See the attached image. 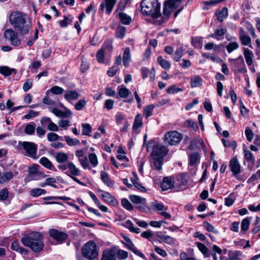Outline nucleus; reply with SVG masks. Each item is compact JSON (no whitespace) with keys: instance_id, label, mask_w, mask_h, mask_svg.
Instances as JSON below:
<instances>
[{"instance_id":"obj_36","label":"nucleus","mask_w":260,"mask_h":260,"mask_svg":"<svg viewBox=\"0 0 260 260\" xmlns=\"http://www.w3.org/2000/svg\"><path fill=\"white\" fill-rule=\"evenodd\" d=\"M226 29L223 28L217 29L215 32L210 36L211 37L220 40L223 38V36L225 34Z\"/></svg>"},{"instance_id":"obj_13","label":"nucleus","mask_w":260,"mask_h":260,"mask_svg":"<svg viewBox=\"0 0 260 260\" xmlns=\"http://www.w3.org/2000/svg\"><path fill=\"white\" fill-rule=\"evenodd\" d=\"M99 192L101 193V196L105 202L112 206H116L117 204L116 199L109 192L102 190H99Z\"/></svg>"},{"instance_id":"obj_25","label":"nucleus","mask_w":260,"mask_h":260,"mask_svg":"<svg viewBox=\"0 0 260 260\" xmlns=\"http://www.w3.org/2000/svg\"><path fill=\"white\" fill-rule=\"evenodd\" d=\"M215 15L217 19L219 21L222 22L228 16V9L224 7L221 10H218L216 11Z\"/></svg>"},{"instance_id":"obj_27","label":"nucleus","mask_w":260,"mask_h":260,"mask_svg":"<svg viewBox=\"0 0 260 260\" xmlns=\"http://www.w3.org/2000/svg\"><path fill=\"white\" fill-rule=\"evenodd\" d=\"M11 249L13 250L19 252L21 254H26L28 253L27 250L25 249L23 247H21L19 246L18 242L14 241L12 242L11 246Z\"/></svg>"},{"instance_id":"obj_46","label":"nucleus","mask_w":260,"mask_h":260,"mask_svg":"<svg viewBox=\"0 0 260 260\" xmlns=\"http://www.w3.org/2000/svg\"><path fill=\"white\" fill-rule=\"evenodd\" d=\"M183 90L182 88L177 87L176 85H173L167 88V92L169 94H175Z\"/></svg>"},{"instance_id":"obj_42","label":"nucleus","mask_w":260,"mask_h":260,"mask_svg":"<svg viewBox=\"0 0 260 260\" xmlns=\"http://www.w3.org/2000/svg\"><path fill=\"white\" fill-rule=\"evenodd\" d=\"M46 191L44 189L41 188H34L30 191V194L34 197H39L42 194H45Z\"/></svg>"},{"instance_id":"obj_57","label":"nucleus","mask_w":260,"mask_h":260,"mask_svg":"<svg viewBox=\"0 0 260 260\" xmlns=\"http://www.w3.org/2000/svg\"><path fill=\"white\" fill-rule=\"evenodd\" d=\"M90 162L93 167H96L98 164L97 156L95 153H90L88 156Z\"/></svg>"},{"instance_id":"obj_37","label":"nucleus","mask_w":260,"mask_h":260,"mask_svg":"<svg viewBox=\"0 0 260 260\" xmlns=\"http://www.w3.org/2000/svg\"><path fill=\"white\" fill-rule=\"evenodd\" d=\"M202 80L199 76L193 77L190 80V86L192 88L198 87L201 85Z\"/></svg>"},{"instance_id":"obj_38","label":"nucleus","mask_w":260,"mask_h":260,"mask_svg":"<svg viewBox=\"0 0 260 260\" xmlns=\"http://www.w3.org/2000/svg\"><path fill=\"white\" fill-rule=\"evenodd\" d=\"M118 93L120 98H125L131 93V91L126 87L119 86L118 87Z\"/></svg>"},{"instance_id":"obj_48","label":"nucleus","mask_w":260,"mask_h":260,"mask_svg":"<svg viewBox=\"0 0 260 260\" xmlns=\"http://www.w3.org/2000/svg\"><path fill=\"white\" fill-rule=\"evenodd\" d=\"M142 125V119L140 114H137L135 118L134 122L133 125V129H136Z\"/></svg>"},{"instance_id":"obj_52","label":"nucleus","mask_w":260,"mask_h":260,"mask_svg":"<svg viewBox=\"0 0 260 260\" xmlns=\"http://www.w3.org/2000/svg\"><path fill=\"white\" fill-rule=\"evenodd\" d=\"M86 105V101L84 99H81L78 101L75 105V109L76 110H81Z\"/></svg>"},{"instance_id":"obj_34","label":"nucleus","mask_w":260,"mask_h":260,"mask_svg":"<svg viewBox=\"0 0 260 260\" xmlns=\"http://www.w3.org/2000/svg\"><path fill=\"white\" fill-rule=\"evenodd\" d=\"M13 173L12 172H4L0 177V183L10 181L13 178Z\"/></svg>"},{"instance_id":"obj_20","label":"nucleus","mask_w":260,"mask_h":260,"mask_svg":"<svg viewBox=\"0 0 260 260\" xmlns=\"http://www.w3.org/2000/svg\"><path fill=\"white\" fill-rule=\"evenodd\" d=\"M243 51L244 57L247 65L251 66L253 63V58L254 57L252 51L246 48H244Z\"/></svg>"},{"instance_id":"obj_12","label":"nucleus","mask_w":260,"mask_h":260,"mask_svg":"<svg viewBox=\"0 0 260 260\" xmlns=\"http://www.w3.org/2000/svg\"><path fill=\"white\" fill-rule=\"evenodd\" d=\"M243 151L244 158L249 162L248 168L250 170H252L255 163V157L251 152L248 150L246 147L243 148Z\"/></svg>"},{"instance_id":"obj_8","label":"nucleus","mask_w":260,"mask_h":260,"mask_svg":"<svg viewBox=\"0 0 260 260\" xmlns=\"http://www.w3.org/2000/svg\"><path fill=\"white\" fill-rule=\"evenodd\" d=\"M168 151L167 147L161 144L157 143L153 145L151 155L152 158H163L167 154Z\"/></svg>"},{"instance_id":"obj_11","label":"nucleus","mask_w":260,"mask_h":260,"mask_svg":"<svg viewBox=\"0 0 260 260\" xmlns=\"http://www.w3.org/2000/svg\"><path fill=\"white\" fill-rule=\"evenodd\" d=\"M229 166L233 176H236L240 173L241 167L237 156L231 159Z\"/></svg>"},{"instance_id":"obj_56","label":"nucleus","mask_w":260,"mask_h":260,"mask_svg":"<svg viewBox=\"0 0 260 260\" xmlns=\"http://www.w3.org/2000/svg\"><path fill=\"white\" fill-rule=\"evenodd\" d=\"M119 70V67L117 65H113L108 71L107 75L109 77H113Z\"/></svg>"},{"instance_id":"obj_40","label":"nucleus","mask_w":260,"mask_h":260,"mask_svg":"<svg viewBox=\"0 0 260 260\" xmlns=\"http://www.w3.org/2000/svg\"><path fill=\"white\" fill-rule=\"evenodd\" d=\"M64 140L66 141L69 146H76L80 144L77 139H72L69 136H64Z\"/></svg>"},{"instance_id":"obj_58","label":"nucleus","mask_w":260,"mask_h":260,"mask_svg":"<svg viewBox=\"0 0 260 260\" xmlns=\"http://www.w3.org/2000/svg\"><path fill=\"white\" fill-rule=\"evenodd\" d=\"M239 47V45L237 42L231 41L229 43V53L232 52L234 50L237 49Z\"/></svg>"},{"instance_id":"obj_14","label":"nucleus","mask_w":260,"mask_h":260,"mask_svg":"<svg viewBox=\"0 0 260 260\" xmlns=\"http://www.w3.org/2000/svg\"><path fill=\"white\" fill-rule=\"evenodd\" d=\"M116 2V0H105L101 3L100 9L103 11L104 8H106L107 13L109 15L112 11Z\"/></svg>"},{"instance_id":"obj_16","label":"nucleus","mask_w":260,"mask_h":260,"mask_svg":"<svg viewBox=\"0 0 260 260\" xmlns=\"http://www.w3.org/2000/svg\"><path fill=\"white\" fill-rule=\"evenodd\" d=\"M174 185V179L172 177H165L164 178L163 181L161 184V187L162 190H167L172 188Z\"/></svg>"},{"instance_id":"obj_18","label":"nucleus","mask_w":260,"mask_h":260,"mask_svg":"<svg viewBox=\"0 0 260 260\" xmlns=\"http://www.w3.org/2000/svg\"><path fill=\"white\" fill-rule=\"evenodd\" d=\"M102 260H116V253L112 249H106L103 252Z\"/></svg>"},{"instance_id":"obj_39","label":"nucleus","mask_w":260,"mask_h":260,"mask_svg":"<svg viewBox=\"0 0 260 260\" xmlns=\"http://www.w3.org/2000/svg\"><path fill=\"white\" fill-rule=\"evenodd\" d=\"M50 92L54 94H61L64 92V89L58 86H53L49 90L46 91V94H48Z\"/></svg>"},{"instance_id":"obj_47","label":"nucleus","mask_w":260,"mask_h":260,"mask_svg":"<svg viewBox=\"0 0 260 260\" xmlns=\"http://www.w3.org/2000/svg\"><path fill=\"white\" fill-rule=\"evenodd\" d=\"M202 55V56L205 57L208 59H210L214 62H221L222 61V60L219 57L215 56L213 54H210L208 53H203Z\"/></svg>"},{"instance_id":"obj_9","label":"nucleus","mask_w":260,"mask_h":260,"mask_svg":"<svg viewBox=\"0 0 260 260\" xmlns=\"http://www.w3.org/2000/svg\"><path fill=\"white\" fill-rule=\"evenodd\" d=\"M19 146L23 147L29 156L34 159L38 158L37 155L38 147L35 143L30 142H19Z\"/></svg>"},{"instance_id":"obj_23","label":"nucleus","mask_w":260,"mask_h":260,"mask_svg":"<svg viewBox=\"0 0 260 260\" xmlns=\"http://www.w3.org/2000/svg\"><path fill=\"white\" fill-rule=\"evenodd\" d=\"M130 200L135 204L138 206L139 205H144L146 203V199L136 195H131L129 197Z\"/></svg>"},{"instance_id":"obj_22","label":"nucleus","mask_w":260,"mask_h":260,"mask_svg":"<svg viewBox=\"0 0 260 260\" xmlns=\"http://www.w3.org/2000/svg\"><path fill=\"white\" fill-rule=\"evenodd\" d=\"M54 157L56 161L60 164L67 162L69 159V156L68 154L62 152L57 153L55 155Z\"/></svg>"},{"instance_id":"obj_31","label":"nucleus","mask_w":260,"mask_h":260,"mask_svg":"<svg viewBox=\"0 0 260 260\" xmlns=\"http://www.w3.org/2000/svg\"><path fill=\"white\" fill-rule=\"evenodd\" d=\"M131 60L130 49L128 47L125 49L123 54V62L126 67H127Z\"/></svg>"},{"instance_id":"obj_50","label":"nucleus","mask_w":260,"mask_h":260,"mask_svg":"<svg viewBox=\"0 0 260 260\" xmlns=\"http://www.w3.org/2000/svg\"><path fill=\"white\" fill-rule=\"evenodd\" d=\"M82 135L86 136H90L91 132V127L88 123H83L82 124Z\"/></svg>"},{"instance_id":"obj_28","label":"nucleus","mask_w":260,"mask_h":260,"mask_svg":"<svg viewBox=\"0 0 260 260\" xmlns=\"http://www.w3.org/2000/svg\"><path fill=\"white\" fill-rule=\"evenodd\" d=\"M121 22L125 25H128L132 21L131 17L125 13L120 12L118 14Z\"/></svg>"},{"instance_id":"obj_55","label":"nucleus","mask_w":260,"mask_h":260,"mask_svg":"<svg viewBox=\"0 0 260 260\" xmlns=\"http://www.w3.org/2000/svg\"><path fill=\"white\" fill-rule=\"evenodd\" d=\"M105 59V52L101 49L96 53V59L99 63H103Z\"/></svg>"},{"instance_id":"obj_21","label":"nucleus","mask_w":260,"mask_h":260,"mask_svg":"<svg viewBox=\"0 0 260 260\" xmlns=\"http://www.w3.org/2000/svg\"><path fill=\"white\" fill-rule=\"evenodd\" d=\"M39 162L47 169L56 171V169L54 167L52 162L46 157H41L39 160Z\"/></svg>"},{"instance_id":"obj_6","label":"nucleus","mask_w":260,"mask_h":260,"mask_svg":"<svg viewBox=\"0 0 260 260\" xmlns=\"http://www.w3.org/2000/svg\"><path fill=\"white\" fill-rule=\"evenodd\" d=\"M182 139V135L177 131H170L164 136L165 143L170 145H177Z\"/></svg>"},{"instance_id":"obj_45","label":"nucleus","mask_w":260,"mask_h":260,"mask_svg":"<svg viewBox=\"0 0 260 260\" xmlns=\"http://www.w3.org/2000/svg\"><path fill=\"white\" fill-rule=\"evenodd\" d=\"M154 108V106L153 105H150L146 107L144 109V115L146 118H148L150 117L152 113V111Z\"/></svg>"},{"instance_id":"obj_35","label":"nucleus","mask_w":260,"mask_h":260,"mask_svg":"<svg viewBox=\"0 0 260 260\" xmlns=\"http://www.w3.org/2000/svg\"><path fill=\"white\" fill-rule=\"evenodd\" d=\"M152 208L157 211H162L163 210H166L167 208L166 207L164 204L162 203H158L156 201H154L151 203Z\"/></svg>"},{"instance_id":"obj_26","label":"nucleus","mask_w":260,"mask_h":260,"mask_svg":"<svg viewBox=\"0 0 260 260\" xmlns=\"http://www.w3.org/2000/svg\"><path fill=\"white\" fill-rule=\"evenodd\" d=\"M251 219V217H247L242 220L241 225V234H244L245 232L248 229Z\"/></svg>"},{"instance_id":"obj_41","label":"nucleus","mask_w":260,"mask_h":260,"mask_svg":"<svg viewBox=\"0 0 260 260\" xmlns=\"http://www.w3.org/2000/svg\"><path fill=\"white\" fill-rule=\"evenodd\" d=\"M126 28L124 26L119 25L118 26L116 32L115 36L117 38H122L125 35Z\"/></svg>"},{"instance_id":"obj_62","label":"nucleus","mask_w":260,"mask_h":260,"mask_svg":"<svg viewBox=\"0 0 260 260\" xmlns=\"http://www.w3.org/2000/svg\"><path fill=\"white\" fill-rule=\"evenodd\" d=\"M40 122L42 126L48 128V125L52 122V120L49 117H44L41 119Z\"/></svg>"},{"instance_id":"obj_63","label":"nucleus","mask_w":260,"mask_h":260,"mask_svg":"<svg viewBox=\"0 0 260 260\" xmlns=\"http://www.w3.org/2000/svg\"><path fill=\"white\" fill-rule=\"evenodd\" d=\"M245 134L247 140L251 142L253 138V133L252 131L248 127H247L245 129Z\"/></svg>"},{"instance_id":"obj_7","label":"nucleus","mask_w":260,"mask_h":260,"mask_svg":"<svg viewBox=\"0 0 260 260\" xmlns=\"http://www.w3.org/2000/svg\"><path fill=\"white\" fill-rule=\"evenodd\" d=\"M4 37L13 46L18 47L21 44V40L18 33L11 28L5 30Z\"/></svg>"},{"instance_id":"obj_59","label":"nucleus","mask_w":260,"mask_h":260,"mask_svg":"<svg viewBox=\"0 0 260 260\" xmlns=\"http://www.w3.org/2000/svg\"><path fill=\"white\" fill-rule=\"evenodd\" d=\"M117 256L119 259H125L128 257V252L124 250L119 249L117 252Z\"/></svg>"},{"instance_id":"obj_30","label":"nucleus","mask_w":260,"mask_h":260,"mask_svg":"<svg viewBox=\"0 0 260 260\" xmlns=\"http://www.w3.org/2000/svg\"><path fill=\"white\" fill-rule=\"evenodd\" d=\"M157 61L161 67L164 69H169L171 68V63L166 59L163 58L161 56H159L157 57Z\"/></svg>"},{"instance_id":"obj_53","label":"nucleus","mask_w":260,"mask_h":260,"mask_svg":"<svg viewBox=\"0 0 260 260\" xmlns=\"http://www.w3.org/2000/svg\"><path fill=\"white\" fill-rule=\"evenodd\" d=\"M121 204L122 206L127 210L132 211L133 209L132 204L126 199H123L122 200Z\"/></svg>"},{"instance_id":"obj_4","label":"nucleus","mask_w":260,"mask_h":260,"mask_svg":"<svg viewBox=\"0 0 260 260\" xmlns=\"http://www.w3.org/2000/svg\"><path fill=\"white\" fill-rule=\"evenodd\" d=\"M182 1L183 0L166 1L164 4V16L168 18L171 13L174 12V17H176L183 8Z\"/></svg>"},{"instance_id":"obj_10","label":"nucleus","mask_w":260,"mask_h":260,"mask_svg":"<svg viewBox=\"0 0 260 260\" xmlns=\"http://www.w3.org/2000/svg\"><path fill=\"white\" fill-rule=\"evenodd\" d=\"M49 236L55 240L57 243L62 244L64 243L68 238V235L62 231H59L55 229H51L49 231Z\"/></svg>"},{"instance_id":"obj_64","label":"nucleus","mask_w":260,"mask_h":260,"mask_svg":"<svg viewBox=\"0 0 260 260\" xmlns=\"http://www.w3.org/2000/svg\"><path fill=\"white\" fill-rule=\"evenodd\" d=\"M240 255L241 253L239 251H235L229 255V260H239Z\"/></svg>"},{"instance_id":"obj_32","label":"nucleus","mask_w":260,"mask_h":260,"mask_svg":"<svg viewBox=\"0 0 260 260\" xmlns=\"http://www.w3.org/2000/svg\"><path fill=\"white\" fill-rule=\"evenodd\" d=\"M191 44L194 48L201 49L203 46V38L200 37H192Z\"/></svg>"},{"instance_id":"obj_49","label":"nucleus","mask_w":260,"mask_h":260,"mask_svg":"<svg viewBox=\"0 0 260 260\" xmlns=\"http://www.w3.org/2000/svg\"><path fill=\"white\" fill-rule=\"evenodd\" d=\"M112 48H113L111 41H106L103 43L101 49L103 50V51L104 52H111L112 50Z\"/></svg>"},{"instance_id":"obj_5","label":"nucleus","mask_w":260,"mask_h":260,"mask_svg":"<svg viewBox=\"0 0 260 260\" xmlns=\"http://www.w3.org/2000/svg\"><path fill=\"white\" fill-rule=\"evenodd\" d=\"M82 253L88 260H94L98 255L96 244L94 242L89 241L82 247Z\"/></svg>"},{"instance_id":"obj_60","label":"nucleus","mask_w":260,"mask_h":260,"mask_svg":"<svg viewBox=\"0 0 260 260\" xmlns=\"http://www.w3.org/2000/svg\"><path fill=\"white\" fill-rule=\"evenodd\" d=\"M162 241L168 244L172 245L175 244L176 242V239L171 236L165 235L164 237H163Z\"/></svg>"},{"instance_id":"obj_51","label":"nucleus","mask_w":260,"mask_h":260,"mask_svg":"<svg viewBox=\"0 0 260 260\" xmlns=\"http://www.w3.org/2000/svg\"><path fill=\"white\" fill-rule=\"evenodd\" d=\"M199 158V154L197 152H193L190 155L189 165L191 166L196 165Z\"/></svg>"},{"instance_id":"obj_15","label":"nucleus","mask_w":260,"mask_h":260,"mask_svg":"<svg viewBox=\"0 0 260 260\" xmlns=\"http://www.w3.org/2000/svg\"><path fill=\"white\" fill-rule=\"evenodd\" d=\"M69 171L66 172V174L70 177L78 176L80 174V170L72 161L68 162Z\"/></svg>"},{"instance_id":"obj_33","label":"nucleus","mask_w":260,"mask_h":260,"mask_svg":"<svg viewBox=\"0 0 260 260\" xmlns=\"http://www.w3.org/2000/svg\"><path fill=\"white\" fill-rule=\"evenodd\" d=\"M36 129V124L31 122L27 124L24 128V133L28 135H32L35 134Z\"/></svg>"},{"instance_id":"obj_1","label":"nucleus","mask_w":260,"mask_h":260,"mask_svg":"<svg viewBox=\"0 0 260 260\" xmlns=\"http://www.w3.org/2000/svg\"><path fill=\"white\" fill-rule=\"evenodd\" d=\"M10 24L22 35L27 34L31 28V23L26 15L20 11H14L9 16Z\"/></svg>"},{"instance_id":"obj_17","label":"nucleus","mask_w":260,"mask_h":260,"mask_svg":"<svg viewBox=\"0 0 260 260\" xmlns=\"http://www.w3.org/2000/svg\"><path fill=\"white\" fill-rule=\"evenodd\" d=\"M64 97L67 101L71 102L77 100L79 97V94L76 90H69L65 92Z\"/></svg>"},{"instance_id":"obj_3","label":"nucleus","mask_w":260,"mask_h":260,"mask_svg":"<svg viewBox=\"0 0 260 260\" xmlns=\"http://www.w3.org/2000/svg\"><path fill=\"white\" fill-rule=\"evenodd\" d=\"M141 12L146 16L157 18L161 16L160 5L156 0H143L141 3Z\"/></svg>"},{"instance_id":"obj_43","label":"nucleus","mask_w":260,"mask_h":260,"mask_svg":"<svg viewBox=\"0 0 260 260\" xmlns=\"http://www.w3.org/2000/svg\"><path fill=\"white\" fill-rule=\"evenodd\" d=\"M183 55V49L182 47H178L175 52V55L173 57L174 61L178 62L180 60Z\"/></svg>"},{"instance_id":"obj_19","label":"nucleus","mask_w":260,"mask_h":260,"mask_svg":"<svg viewBox=\"0 0 260 260\" xmlns=\"http://www.w3.org/2000/svg\"><path fill=\"white\" fill-rule=\"evenodd\" d=\"M100 174L101 179L103 182L108 187H112L114 186V182L109 177L108 174L104 171H102Z\"/></svg>"},{"instance_id":"obj_44","label":"nucleus","mask_w":260,"mask_h":260,"mask_svg":"<svg viewBox=\"0 0 260 260\" xmlns=\"http://www.w3.org/2000/svg\"><path fill=\"white\" fill-rule=\"evenodd\" d=\"M241 44L244 46H248L252 48L251 38L247 35L239 38Z\"/></svg>"},{"instance_id":"obj_24","label":"nucleus","mask_w":260,"mask_h":260,"mask_svg":"<svg viewBox=\"0 0 260 260\" xmlns=\"http://www.w3.org/2000/svg\"><path fill=\"white\" fill-rule=\"evenodd\" d=\"M199 250L202 253L205 257H209L210 256V252L208 248L204 244L197 242L195 243Z\"/></svg>"},{"instance_id":"obj_54","label":"nucleus","mask_w":260,"mask_h":260,"mask_svg":"<svg viewBox=\"0 0 260 260\" xmlns=\"http://www.w3.org/2000/svg\"><path fill=\"white\" fill-rule=\"evenodd\" d=\"M154 160L153 164L155 169L157 170H160L161 169V166L162 165V160L163 158H153Z\"/></svg>"},{"instance_id":"obj_2","label":"nucleus","mask_w":260,"mask_h":260,"mask_svg":"<svg viewBox=\"0 0 260 260\" xmlns=\"http://www.w3.org/2000/svg\"><path fill=\"white\" fill-rule=\"evenodd\" d=\"M21 242L25 246L36 252L41 251L44 246L42 236L38 232L25 235L21 238Z\"/></svg>"},{"instance_id":"obj_61","label":"nucleus","mask_w":260,"mask_h":260,"mask_svg":"<svg viewBox=\"0 0 260 260\" xmlns=\"http://www.w3.org/2000/svg\"><path fill=\"white\" fill-rule=\"evenodd\" d=\"M58 124L59 127L67 129L70 126V121L68 120L60 119L58 121Z\"/></svg>"},{"instance_id":"obj_29","label":"nucleus","mask_w":260,"mask_h":260,"mask_svg":"<svg viewBox=\"0 0 260 260\" xmlns=\"http://www.w3.org/2000/svg\"><path fill=\"white\" fill-rule=\"evenodd\" d=\"M13 72L16 73L15 69L10 68L7 66H0V73L5 76H9Z\"/></svg>"}]
</instances>
